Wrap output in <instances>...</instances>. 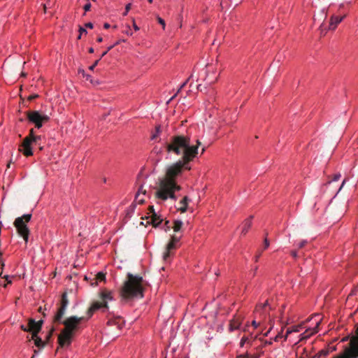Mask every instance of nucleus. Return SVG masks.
<instances>
[{
    "label": "nucleus",
    "instance_id": "1",
    "mask_svg": "<svg viewBox=\"0 0 358 358\" xmlns=\"http://www.w3.org/2000/svg\"><path fill=\"white\" fill-rule=\"evenodd\" d=\"M113 300L112 293L108 290H103L100 293V301H94L91 306L88 308L87 314V317L71 316L66 320H61L62 324L64 325V328L62 330L58 336V343L60 347L70 345L71 340L76 331L78 329L80 324L85 320H88L94 313L99 309L104 311L108 308V302Z\"/></svg>",
    "mask_w": 358,
    "mask_h": 358
},
{
    "label": "nucleus",
    "instance_id": "2",
    "mask_svg": "<svg viewBox=\"0 0 358 358\" xmlns=\"http://www.w3.org/2000/svg\"><path fill=\"white\" fill-rule=\"evenodd\" d=\"M189 164V162L185 163V161L178 160L168 166L164 177L159 180V189L155 192L156 198L163 201H166L169 198L173 200L177 199L175 192L180 190L181 187L176 184V179L183 170L191 169Z\"/></svg>",
    "mask_w": 358,
    "mask_h": 358
},
{
    "label": "nucleus",
    "instance_id": "3",
    "mask_svg": "<svg viewBox=\"0 0 358 358\" xmlns=\"http://www.w3.org/2000/svg\"><path fill=\"white\" fill-rule=\"evenodd\" d=\"M201 142L197 140L196 145L191 144L190 136L188 135L177 134L170 138L166 144V150L176 155L181 156L182 161L190 162L198 155V149Z\"/></svg>",
    "mask_w": 358,
    "mask_h": 358
},
{
    "label": "nucleus",
    "instance_id": "4",
    "mask_svg": "<svg viewBox=\"0 0 358 358\" xmlns=\"http://www.w3.org/2000/svg\"><path fill=\"white\" fill-rule=\"evenodd\" d=\"M147 282L139 275L128 273L120 289L122 300L140 299L144 296Z\"/></svg>",
    "mask_w": 358,
    "mask_h": 358
},
{
    "label": "nucleus",
    "instance_id": "5",
    "mask_svg": "<svg viewBox=\"0 0 358 358\" xmlns=\"http://www.w3.org/2000/svg\"><path fill=\"white\" fill-rule=\"evenodd\" d=\"M31 214H24L22 217H17L13 223L18 234L23 238L26 243L28 242L29 235L27 223L31 220Z\"/></svg>",
    "mask_w": 358,
    "mask_h": 358
},
{
    "label": "nucleus",
    "instance_id": "6",
    "mask_svg": "<svg viewBox=\"0 0 358 358\" xmlns=\"http://www.w3.org/2000/svg\"><path fill=\"white\" fill-rule=\"evenodd\" d=\"M41 136H34V137H25L19 148V150L23 153L26 157H29L33 155L32 146L37 145L41 140Z\"/></svg>",
    "mask_w": 358,
    "mask_h": 358
},
{
    "label": "nucleus",
    "instance_id": "7",
    "mask_svg": "<svg viewBox=\"0 0 358 358\" xmlns=\"http://www.w3.org/2000/svg\"><path fill=\"white\" fill-rule=\"evenodd\" d=\"M69 303V301L67 296V294L66 292H64L62 294L59 306L57 308V313L53 317V322H61L62 319L65 315Z\"/></svg>",
    "mask_w": 358,
    "mask_h": 358
},
{
    "label": "nucleus",
    "instance_id": "8",
    "mask_svg": "<svg viewBox=\"0 0 358 358\" xmlns=\"http://www.w3.org/2000/svg\"><path fill=\"white\" fill-rule=\"evenodd\" d=\"M356 332L357 336L350 341V348L347 349L342 355L335 358H358V327Z\"/></svg>",
    "mask_w": 358,
    "mask_h": 358
},
{
    "label": "nucleus",
    "instance_id": "9",
    "mask_svg": "<svg viewBox=\"0 0 358 358\" xmlns=\"http://www.w3.org/2000/svg\"><path fill=\"white\" fill-rule=\"evenodd\" d=\"M27 116L28 120L34 123L36 127L41 128L43 122H46L49 120V117L46 115H41L37 110L27 111Z\"/></svg>",
    "mask_w": 358,
    "mask_h": 358
},
{
    "label": "nucleus",
    "instance_id": "10",
    "mask_svg": "<svg viewBox=\"0 0 358 358\" xmlns=\"http://www.w3.org/2000/svg\"><path fill=\"white\" fill-rule=\"evenodd\" d=\"M43 324V320H40L36 322L34 319L30 318L28 320V330L29 332L31 333V336L36 337V335L41 331L42 326Z\"/></svg>",
    "mask_w": 358,
    "mask_h": 358
},
{
    "label": "nucleus",
    "instance_id": "11",
    "mask_svg": "<svg viewBox=\"0 0 358 358\" xmlns=\"http://www.w3.org/2000/svg\"><path fill=\"white\" fill-rule=\"evenodd\" d=\"M243 317L241 315H235L229 322V331H232L237 329L243 321Z\"/></svg>",
    "mask_w": 358,
    "mask_h": 358
},
{
    "label": "nucleus",
    "instance_id": "12",
    "mask_svg": "<svg viewBox=\"0 0 358 358\" xmlns=\"http://www.w3.org/2000/svg\"><path fill=\"white\" fill-rule=\"evenodd\" d=\"M344 17L345 15L342 17L332 16L330 20L329 29L332 30L335 29L337 25L343 20Z\"/></svg>",
    "mask_w": 358,
    "mask_h": 358
},
{
    "label": "nucleus",
    "instance_id": "13",
    "mask_svg": "<svg viewBox=\"0 0 358 358\" xmlns=\"http://www.w3.org/2000/svg\"><path fill=\"white\" fill-rule=\"evenodd\" d=\"M175 244L176 243H173L171 241L167 244V245L166 247V250L163 254L164 261L166 262L168 260V259L169 258V257L171 255V251L176 248Z\"/></svg>",
    "mask_w": 358,
    "mask_h": 358
},
{
    "label": "nucleus",
    "instance_id": "14",
    "mask_svg": "<svg viewBox=\"0 0 358 358\" xmlns=\"http://www.w3.org/2000/svg\"><path fill=\"white\" fill-rule=\"evenodd\" d=\"M148 218L150 219L148 222H150L155 227H158L163 220L157 213L149 215Z\"/></svg>",
    "mask_w": 358,
    "mask_h": 358
},
{
    "label": "nucleus",
    "instance_id": "15",
    "mask_svg": "<svg viewBox=\"0 0 358 358\" xmlns=\"http://www.w3.org/2000/svg\"><path fill=\"white\" fill-rule=\"evenodd\" d=\"M320 322V319L316 321V326L313 329H306L303 333V338H307L311 336L312 335L316 334L318 331V326Z\"/></svg>",
    "mask_w": 358,
    "mask_h": 358
},
{
    "label": "nucleus",
    "instance_id": "16",
    "mask_svg": "<svg viewBox=\"0 0 358 358\" xmlns=\"http://www.w3.org/2000/svg\"><path fill=\"white\" fill-rule=\"evenodd\" d=\"M189 198L187 196H185L180 202V207L178 208L181 213H185L187 209V204L189 201Z\"/></svg>",
    "mask_w": 358,
    "mask_h": 358
},
{
    "label": "nucleus",
    "instance_id": "17",
    "mask_svg": "<svg viewBox=\"0 0 358 358\" xmlns=\"http://www.w3.org/2000/svg\"><path fill=\"white\" fill-rule=\"evenodd\" d=\"M252 218V217H250L244 221L242 231H241L242 234H243V235L246 234L248 229L250 228V227L252 225V220H251Z\"/></svg>",
    "mask_w": 358,
    "mask_h": 358
},
{
    "label": "nucleus",
    "instance_id": "18",
    "mask_svg": "<svg viewBox=\"0 0 358 358\" xmlns=\"http://www.w3.org/2000/svg\"><path fill=\"white\" fill-rule=\"evenodd\" d=\"M31 339L34 341V344L39 348H44L46 345V342L43 341L40 337L38 336V334L36 337L31 336Z\"/></svg>",
    "mask_w": 358,
    "mask_h": 358
},
{
    "label": "nucleus",
    "instance_id": "19",
    "mask_svg": "<svg viewBox=\"0 0 358 358\" xmlns=\"http://www.w3.org/2000/svg\"><path fill=\"white\" fill-rule=\"evenodd\" d=\"M183 225V222L181 220H175L173 222V231L175 232H178L180 231Z\"/></svg>",
    "mask_w": 358,
    "mask_h": 358
},
{
    "label": "nucleus",
    "instance_id": "20",
    "mask_svg": "<svg viewBox=\"0 0 358 358\" xmlns=\"http://www.w3.org/2000/svg\"><path fill=\"white\" fill-rule=\"evenodd\" d=\"M96 278L98 280L103 281L106 279V275L103 273L99 272L96 274Z\"/></svg>",
    "mask_w": 358,
    "mask_h": 358
},
{
    "label": "nucleus",
    "instance_id": "21",
    "mask_svg": "<svg viewBox=\"0 0 358 358\" xmlns=\"http://www.w3.org/2000/svg\"><path fill=\"white\" fill-rule=\"evenodd\" d=\"M146 192V190L143 189V186H141L138 189V193L136 195V199H138L140 196V194L142 193L143 194H145Z\"/></svg>",
    "mask_w": 358,
    "mask_h": 358
},
{
    "label": "nucleus",
    "instance_id": "22",
    "mask_svg": "<svg viewBox=\"0 0 358 358\" xmlns=\"http://www.w3.org/2000/svg\"><path fill=\"white\" fill-rule=\"evenodd\" d=\"M54 331H55V329L52 328V329L47 334L46 338H45V341L46 342V343L48 342H49L50 339L51 338V337L52 336V333H53Z\"/></svg>",
    "mask_w": 358,
    "mask_h": 358
},
{
    "label": "nucleus",
    "instance_id": "23",
    "mask_svg": "<svg viewBox=\"0 0 358 358\" xmlns=\"http://www.w3.org/2000/svg\"><path fill=\"white\" fill-rule=\"evenodd\" d=\"M187 82H188V80H187L185 83H182V85L180 86V87L179 88V90H178L177 93H176L173 96H172V97L169 99V101H168V103H169V102H170L171 100H173V98L177 95V94H178V93H179V92H180V90H182V88L186 85V84L187 83Z\"/></svg>",
    "mask_w": 358,
    "mask_h": 358
},
{
    "label": "nucleus",
    "instance_id": "24",
    "mask_svg": "<svg viewBox=\"0 0 358 358\" xmlns=\"http://www.w3.org/2000/svg\"><path fill=\"white\" fill-rule=\"evenodd\" d=\"M0 276L7 281V284H11L12 283V281L10 280V275H6L2 276V272H1L0 273Z\"/></svg>",
    "mask_w": 358,
    "mask_h": 358
},
{
    "label": "nucleus",
    "instance_id": "25",
    "mask_svg": "<svg viewBox=\"0 0 358 358\" xmlns=\"http://www.w3.org/2000/svg\"><path fill=\"white\" fill-rule=\"evenodd\" d=\"M180 237L177 236L176 235H173L171 236V238L170 241L173 243H178L180 241Z\"/></svg>",
    "mask_w": 358,
    "mask_h": 358
},
{
    "label": "nucleus",
    "instance_id": "26",
    "mask_svg": "<svg viewBox=\"0 0 358 358\" xmlns=\"http://www.w3.org/2000/svg\"><path fill=\"white\" fill-rule=\"evenodd\" d=\"M248 341H249L248 337L243 336L241 338V343H240L241 346L243 347L245 343L248 342Z\"/></svg>",
    "mask_w": 358,
    "mask_h": 358
},
{
    "label": "nucleus",
    "instance_id": "27",
    "mask_svg": "<svg viewBox=\"0 0 358 358\" xmlns=\"http://www.w3.org/2000/svg\"><path fill=\"white\" fill-rule=\"evenodd\" d=\"M154 213H156L155 211V209H154V206H150L149 208H148V214L149 215H150L154 214Z\"/></svg>",
    "mask_w": 358,
    "mask_h": 358
},
{
    "label": "nucleus",
    "instance_id": "28",
    "mask_svg": "<svg viewBox=\"0 0 358 358\" xmlns=\"http://www.w3.org/2000/svg\"><path fill=\"white\" fill-rule=\"evenodd\" d=\"M79 31H80V35L78 36V39H80L81 35L83 34H87L86 29L85 28H83V27H80Z\"/></svg>",
    "mask_w": 358,
    "mask_h": 358
},
{
    "label": "nucleus",
    "instance_id": "29",
    "mask_svg": "<svg viewBox=\"0 0 358 358\" xmlns=\"http://www.w3.org/2000/svg\"><path fill=\"white\" fill-rule=\"evenodd\" d=\"M113 47H114V45H110V46H109V47L107 48V50H105V52H103L102 53V55H101L100 59H101V57H103V56H105V55L107 54V52H108L109 50H110Z\"/></svg>",
    "mask_w": 358,
    "mask_h": 358
},
{
    "label": "nucleus",
    "instance_id": "30",
    "mask_svg": "<svg viewBox=\"0 0 358 358\" xmlns=\"http://www.w3.org/2000/svg\"><path fill=\"white\" fill-rule=\"evenodd\" d=\"M131 8V4L128 3L125 7V12L124 13V15H126L127 14V13L129 11Z\"/></svg>",
    "mask_w": 358,
    "mask_h": 358
},
{
    "label": "nucleus",
    "instance_id": "31",
    "mask_svg": "<svg viewBox=\"0 0 358 358\" xmlns=\"http://www.w3.org/2000/svg\"><path fill=\"white\" fill-rule=\"evenodd\" d=\"M306 243H307V241H305V240L301 241L299 243V245H298V248H303V247L306 245Z\"/></svg>",
    "mask_w": 358,
    "mask_h": 358
},
{
    "label": "nucleus",
    "instance_id": "32",
    "mask_svg": "<svg viewBox=\"0 0 358 358\" xmlns=\"http://www.w3.org/2000/svg\"><path fill=\"white\" fill-rule=\"evenodd\" d=\"M157 20L159 22V24H161L163 27V29L165 28V22L164 20H162L161 17H157Z\"/></svg>",
    "mask_w": 358,
    "mask_h": 358
},
{
    "label": "nucleus",
    "instance_id": "33",
    "mask_svg": "<svg viewBox=\"0 0 358 358\" xmlns=\"http://www.w3.org/2000/svg\"><path fill=\"white\" fill-rule=\"evenodd\" d=\"M90 8H91V3H86L85 6H84V10L85 11H88L90 10Z\"/></svg>",
    "mask_w": 358,
    "mask_h": 358
},
{
    "label": "nucleus",
    "instance_id": "34",
    "mask_svg": "<svg viewBox=\"0 0 358 358\" xmlns=\"http://www.w3.org/2000/svg\"><path fill=\"white\" fill-rule=\"evenodd\" d=\"M1 255H2V252L0 250V264H1V268H3L5 266V264H4L3 260L1 258Z\"/></svg>",
    "mask_w": 358,
    "mask_h": 358
},
{
    "label": "nucleus",
    "instance_id": "35",
    "mask_svg": "<svg viewBox=\"0 0 358 358\" xmlns=\"http://www.w3.org/2000/svg\"><path fill=\"white\" fill-rule=\"evenodd\" d=\"M341 176V175L340 173L335 174L334 176L333 180H334V181L338 180L340 179Z\"/></svg>",
    "mask_w": 358,
    "mask_h": 358
},
{
    "label": "nucleus",
    "instance_id": "36",
    "mask_svg": "<svg viewBox=\"0 0 358 358\" xmlns=\"http://www.w3.org/2000/svg\"><path fill=\"white\" fill-rule=\"evenodd\" d=\"M100 59H101L100 58H99V59H97V60L94 63V64H92V65L90 67V70H93V69H94V67L98 64V63H99V60H100Z\"/></svg>",
    "mask_w": 358,
    "mask_h": 358
},
{
    "label": "nucleus",
    "instance_id": "37",
    "mask_svg": "<svg viewBox=\"0 0 358 358\" xmlns=\"http://www.w3.org/2000/svg\"><path fill=\"white\" fill-rule=\"evenodd\" d=\"M264 249H266L269 246V242L266 238L264 239Z\"/></svg>",
    "mask_w": 358,
    "mask_h": 358
},
{
    "label": "nucleus",
    "instance_id": "38",
    "mask_svg": "<svg viewBox=\"0 0 358 358\" xmlns=\"http://www.w3.org/2000/svg\"><path fill=\"white\" fill-rule=\"evenodd\" d=\"M85 27L89 29L93 28V24L92 22H87L85 24Z\"/></svg>",
    "mask_w": 358,
    "mask_h": 358
},
{
    "label": "nucleus",
    "instance_id": "39",
    "mask_svg": "<svg viewBox=\"0 0 358 358\" xmlns=\"http://www.w3.org/2000/svg\"><path fill=\"white\" fill-rule=\"evenodd\" d=\"M267 305H268V301H266L264 303L257 306V308H264Z\"/></svg>",
    "mask_w": 358,
    "mask_h": 358
},
{
    "label": "nucleus",
    "instance_id": "40",
    "mask_svg": "<svg viewBox=\"0 0 358 358\" xmlns=\"http://www.w3.org/2000/svg\"><path fill=\"white\" fill-rule=\"evenodd\" d=\"M38 96V94H32L29 96V100H33L36 98H37Z\"/></svg>",
    "mask_w": 358,
    "mask_h": 358
},
{
    "label": "nucleus",
    "instance_id": "41",
    "mask_svg": "<svg viewBox=\"0 0 358 358\" xmlns=\"http://www.w3.org/2000/svg\"><path fill=\"white\" fill-rule=\"evenodd\" d=\"M35 135H34V129H31L29 131V136H27V137H34Z\"/></svg>",
    "mask_w": 358,
    "mask_h": 358
},
{
    "label": "nucleus",
    "instance_id": "42",
    "mask_svg": "<svg viewBox=\"0 0 358 358\" xmlns=\"http://www.w3.org/2000/svg\"><path fill=\"white\" fill-rule=\"evenodd\" d=\"M155 131L157 134H159L161 132V127L158 125L155 127Z\"/></svg>",
    "mask_w": 358,
    "mask_h": 358
},
{
    "label": "nucleus",
    "instance_id": "43",
    "mask_svg": "<svg viewBox=\"0 0 358 358\" xmlns=\"http://www.w3.org/2000/svg\"><path fill=\"white\" fill-rule=\"evenodd\" d=\"M259 323H257L255 320H253L252 322V324L255 328H257L259 326Z\"/></svg>",
    "mask_w": 358,
    "mask_h": 358
},
{
    "label": "nucleus",
    "instance_id": "44",
    "mask_svg": "<svg viewBox=\"0 0 358 358\" xmlns=\"http://www.w3.org/2000/svg\"><path fill=\"white\" fill-rule=\"evenodd\" d=\"M21 329H22V330H23L24 331L29 332V330L27 329H28V326H27V327H25V326H24V325H22V326H21Z\"/></svg>",
    "mask_w": 358,
    "mask_h": 358
},
{
    "label": "nucleus",
    "instance_id": "45",
    "mask_svg": "<svg viewBox=\"0 0 358 358\" xmlns=\"http://www.w3.org/2000/svg\"><path fill=\"white\" fill-rule=\"evenodd\" d=\"M320 355H321L326 356V355H328V351H327V350H322V351L320 352Z\"/></svg>",
    "mask_w": 358,
    "mask_h": 358
},
{
    "label": "nucleus",
    "instance_id": "46",
    "mask_svg": "<svg viewBox=\"0 0 358 358\" xmlns=\"http://www.w3.org/2000/svg\"><path fill=\"white\" fill-rule=\"evenodd\" d=\"M124 32H125L127 35H130V36H131V35H132V32L130 31V28H129V27H128L127 30H126Z\"/></svg>",
    "mask_w": 358,
    "mask_h": 358
},
{
    "label": "nucleus",
    "instance_id": "47",
    "mask_svg": "<svg viewBox=\"0 0 358 358\" xmlns=\"http://www.w3.org/2000/svg\"><path fill=\"white\" fill-rule=\"evenodd\" d=\"M291 255L294 258H296L297 257V252L296 251H292Z\"/></svg>",
    "mask_w": 358,
    "mask_h": 358
},
{
    "label": "nucleus",
    "instance_id": "48",
    "mask_svg": "<svg viewBox=\"0 0 358 358\" xmlns=\"http://www.w3.org/2000/svg\"><path fill=\"white\" fill-rule=\"evenodd\" d=\"M139 203H143L144 202V199H141L140 196L138 197V199H136Z\"/></svg>",
    "mask_w": 358,
    "mask_h": 358
},
{
    "label": "nucleus",
    "instance_id": "49",
    "mask_svg": "<svg viewBox=\"0 0 358 358\" xmlns=\"http://www.w3.org/2000/svg\"><path fill=\"white\" fill-rule=\"evenodd\" d=\"M133 26H134V29H135L136 31L139 30L138 27L136 24V23H135V22H134Z\"/></svg>",
    "mask_w": 358,
    "mask_h": 358
},
{
    "label": "nucleus",
    "instance_id": "50",
    "mask_svg": "<svg viewBox=\"0 0 358 358\" xmlns=\"http://www.w3.org/2000/svg\"><path fill=\"white\" fill-rule=\"evenodd\" d=\"M110 24H109L108 23H105V24H103V27H104L105 29H108V28H110Z\"/></svg>",
    "mask_w": 358,
    "mask_h": 358
},
{
    "label": "nucleus",
    "instance_id": "51",
    "mask_svg": "<svg viewBox=\"0 0 358 358\" xmlns=\"http://www.w3.org/2000/svg\"><path fill=\"white\" fill-rule=\"evenodd\" d=\"M293 331H294L292 329H287V333H286V337L288 336V334H291Z\"/></svg>",
    "mask_w": 358,
    "mask_h": 358
},
{
    "label": "nucleus",
    "instance_id": "52",
    "mask_svg": "<svg viewBox=\"0 0 358 358\" xmlns=\"http://www.w3.org/2000/svg\"><path fill=\"white\" fill-rule=\"evenodd\" d=\"M261 256V252H259L258 255H256L255 257V262H257L259 257Z\"/></svg>",
    "mask_w": 358,
    "mask_h": 358
},
{
    "label": "nucleus",
    "instance_id": "53",
    "mask_svg": "<svg viewBox=\"0 0 358 358\" xmlns=\"http://www.w3.org/2000/svg\"><path fill=\"white\" fill-rule=\"evenodd\" d=\"M345 181H346V180H345V179L343 181V182H342V184H341V187H340V188H339V191H341V189L343 188V187L344 186Z\"/></svg>",
    "mask_w": 358,
    "mask_h": 358
},
{
    "label": "nucleus",
    "instance_id": "54",
    "mask_svg": "<svg viewBox=\"0 0 358 358\" xmlns=\"http://www.w3.org/2000/svg\"><path fill=\"white\" fill-rule=\"evenodd\" d=\"M159 134H157L156 132L152 136V139H155L157 137Z\"/></svg>",
    "mask_w": 358,
    "mask_h": 358
},
{
    "label": "nucleus",
    "instance_id": "55",
    "mask_svg": "<svg viewBox=\"0 0 358 358\" xmlns=\"http://www.w3.org/2000/svg\"><path fill=\"white\" fill-rule=\"evenodd\" d=\"M102 41H103L102 37L99 36V37L97 38V42L101 43Z\"/></svg>",
    "mask_w": 358,
    "mask_h": 358
},
{
    "label": "nucleus",
    "instance_id": "56",
    "mask_svg": "<svg viewBox=\"0 0 358 358\" xmlns=\"http://www.w3.org/2000/svg\"><path fill=\"white\" fill-rule=\"evenodd\" d=\"M294 331H299V327H296L294 329H292Z\"/></svg>",
    "mask_w": 358,
    "mask_h": 358
},
{
    "label": "nucleus",
    "instance_id": "57",
    "mask_svg": "<svg viewBox=\"0 0 358 358\" xmlns=\"http://www.w3.org/2000/svg\"><path fill=\"white\" fill-rule=\"evenodd\" d=\"M89 52H90V53H93V52H94V49H93V48H90L89 49Z\"/></svg>",
    "mask_w": 358,
    "mask_h": 358
},
{
    "label": "nucleus",
    "instance_id": "58",
    "mask_svg": "<svg viewBox=\"0 0 358 358\" xmlns=\"http://www.w3.org/2000/svg\"><path fill=\"white\" fill-rule=\"evenodd\" d=\"M43 6L44 11L45 12L46 11V8H47V4L44 3V4H43Z\"/></svg>",
    "mask_w": 358,
    "mask_h": 358
},
{
    "label": "nucleus",
    "instance_id": "59",
    "mask_svg": "<svg viewBox=\"0 0 358 358\" xmlns=\"http://www.w3.org/2000/svg\"><path fill=\"white\" fill-rule=\"evenodd\" d=\"M169 221H166V222H165V225H166L167 227H169Z\"/></svg>",
    "mask_w": 358,
    "mask_h": 358
},
{
    "label": "nucleus",
    "instance_id": "60",
    "mask_svg": "<svg viewBox=\"0 0 358 358\" xmlns=\"http://www.w3.org/2000/svg\"><path fill=\"white\" fill-rule=\"evenodd\" d=\"M38 312H40V313H43V311H42V307H39V308H38Z\"/></svg>",
    "mask_w": 358,
    "mask_h": 358
},
{
    "label": "nucleus",
    "instance_id": "61",
    "mask_svg": "<svg viewBox=\"0 0 358 358\" xmlns=\"http://www.w3.org/2000/svg\"><path fill=\"white\" fill-rule=\"evenodd\" d=\"M119 328H121V326H122V324H119L118 322H117V324H116Z\"/></svg>",
    "mask_w": 358,
    "mask_h": 358
},
{
    "label": "nucleus",
    "instance_id": "62",
    "mask_svg": "<svg viewBox=\"0 0 358 358\" xmlns=\"http://www.w3.org/2000/svg\"><path fill=\"white\" fill-rule=\"evenodd\" d=\"M112 322H113H113L115 323V321H108V324H111Z\"/></svg>",
    "mask_w": 358,
    "mask_h": 358
},
{
    "label": "nucleus",
    "instance_id": "63",
    "mask_svg": "<svg viewBox=\"0 0 358 358\" xmlns=\"http://www.w3.org/2000/svg\"><path fill=\"white\" fill-rule=\"evenodd\" d=\"M204 152H205V148H203L202 150H201V154H203Z\"/></svg>",
    "mask_w": 358,
    "mask_h": 358
},
{
    "label": "nucleus",
    "instance_id": "64",
    "mask_svg": "<svg viewBox=\"0 0 358 358\" xmlns=\"http://www.w3.org/2000/svg\"><path fill=\"white\" fill-rule=\"evenodd\" d=\"M268 332H269V331H268L267 332H266V333L264 334V336H266L268 335Z\"/></svg>",
    "mask_w": 358,
    "mask_h": 358
}]
</instances>
